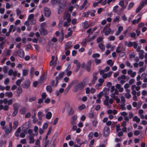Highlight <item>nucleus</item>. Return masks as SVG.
Wrapping results in <instances>:
<instances>
[{"label":"nucleus","instance_id":"nucleus-1","mask_svg":"<svg viewBox=\"0 0 147 147\" xmlns=\"http://www.w3.org/2000/svg\"><path fill=\"white\" fill-rule=\"evenodd\" d=\"M87 78H85L82 82H80L74 86L73 88L74 91L77 92L79 91L82 90L84 89L85 86L87 84Z\"/></svg>","mask_w":147,"mask_h":147},{"label":"nucleus","instance_id":"nucleus-2","mask_svg":"<svg viewBox=\"0 0 147 147\" xmlns=\"http://www.w3.org/2000/svg\"><path fill=\"white\" fill-rule=\"evenodd\" d=\"M124 44L125 46H127L128 47H131L133 46L134 48L135 49L137 48L138 45L137 43L135 41L132 42L129 41L128 42L125 41L124 42Z\"/></svg>","mask_w":147,"mask_h":147},{"label":"nucleus","instance_id":"nucleus-3","mask_svg":"<svg viewBox=\"0 0 147 147\" xmlns=\"http://www.w3.org/2000/svg\"><path fill=\"white\" fill-rule=\"evenodd\" d=\"M64 75V72H63L59 73L58 76L55 77L56 83L55 85V86H57L59 82V80H61L63 78V76Z\"/></svg>","mask_w":147,"mask_h":147},{"label":"nucleus","instance_id":"nucleus-4","mask_svg":"<svg viewBox=\"0 0 147 147\" xmlns=\"http://www.w3.org/2000/svg\"><path fill=\"white\" fill-rule=\"evenodd\" d=\"M30 85V82L29 80L28 79L26 80L22 84V87L28 89Z\"/></svg>","mask_w":147,"mask_h":147},{"label":"nucleus","instance_id":"nucleus-5","mask_svg":"<svg viewBox=\"0 0 147 147\" xmlns=\"http://www.w3.org/2000/svg\"><path fill=\"white\" fill-rule=\"evenodd\" d=\"M110 129L108 127L105 126L103 129V136L106 137L108 136L110 132Z\"/></svg>","mask_w":147,"mask_h":147},{"label":"nucleus","instance_id":"nucleus-6","mask_svg":"<svg viewBox=\"0 0 147 147\" xmlns=\"http://www.w3.org/2000/svg\"><path fill=\"white\" fill-rule=\"evenodd\" d=\"M45 16L47 17H49L51 15V12L49 9L47 7H45L44 9Z\"/></svg>","mask_w":147,"mask_h":147},{"label":"nucleus","instance_id":"nucleus-7","mask_svg":"<svg viewBox=\"0 0 147 147\" xmlns=\"http://www.w3.org/2000/svg\"><path fill=\"white\" fill-rule=\"evenodd\" d=\"M17 54L18 56L20 58H23L24 56V52L23 50L22 49H20L17 52Z\"/></svg>","mask_w":147,"mask_h":147},{"label":"nucleus","instance_id":"nucleus-8","mask_svg":"<svg viewBox=\"0 0 147 147\" xmlns=\"http://www.w3.org/2000/svg\"><path fill=\"white\" fill-rule=\"evenodd\" d=\"M67 115L69 116L72 115L74 112V111L72 107H69L67 111Z\"/></svg>","mask_w":147,"mask_h":147},{"label":"nucleus","instance_id":"nucleus-9","mask_svg":"<svg viewBox=\"0 0 147 147\" xmlns=\"http://www.w3.org/2000/svg\"><path fill=\"white\" fill-rule=\"evenodd\" d=\"M39 31L42 35H46L48 34L47 30L44 28H41L39 30Z\"/></svg>","mask_w":147,"mask_h":147},{"label":"nucleus","instance_id":"nucleus-10","mask_svg":"<svg viewBox=\"0 0 147 147\" xmlns=\"http://www.w3.org/2000/svg\"><path fill=\"white\" fill-rule=\"evenodd\" d=\"M2 129L4 130L5 133L7 134H8L11 133L12 130L10 129H9L8 127H7L6 126H3L2 127Z\"/></svg>","mask_w":147,"mask_h":147},{"label":"nucleus","instance_id":"nucleus-11","mask_svg":"<svg viewBox=\"0 0 147 147\" xmlns=\"http://www.w3.org/2000/svg\"><path fill=\"white\" fill-rule=\"evenodd\" d=\"M144 7V2H142L137 8L136 10V13L139 12Z\"/></svg>","mask_w":147,"mask_h":147},{"label":"nucleus","instance_id":"nucleus-12","mask_svg":"<svg viewBox=\"0 0 147 147\" xmlns=\"http://www.w3.org/2000/svg\"><path fill=\"white\" fill-rule=\"evenodd\" d=\"M77 119V116H76L74 115L72 117L71 123L72 125L75 124Z\"/></svg>","mask_w":147,"mask_h":147},{"label":"nucleus","instance_id":"nucleus-13","mask_svg":"<svg viewBox=\"0 0 147 147\" xmlns=\"http://www.w3.org/2000/svg\"><path fill=\"white\" fill-rule=\"evenodd\" d=\"M3 109L5 111H7L9 109L8 105H5L3 106V105H0V110Z\"/></svg>","mask_w":147,"mask_h":147},{"label":"nucleus","instance_id":"nucleus-14","mask_svg":"<svg viewBox=\"0 0 147 147\" xmlns=\"http://www.w3.org/2000/svg\"><path fill=\"white\" fill-rule=\"evenodd\" d=\"M74 82V81H72L71 83H70L69 85L66 88L64 92V94L66 95L68 93L69 90L70 88L71 87L72 84H73Z\"/></svg>","mask_w":147,"mask_h":147},{"label":"nucleus","instance_id":"nucleus-15","mask_svg":"<svg viewBox=\"0 0 147 147\" xmlns=\"http://www.w3.org/2000/svg\"><path fill=\"white\" fill-rule=\"evenodd\" d=\"M61 0H51V3L53 5H56L57 3L59 4Z\"/></svg>","mask_w":147,"mask_h":147},{"label":"nucleus","instance_id":"nucleus-16","mask_svg":"<svg viewBox=\"0 0 147 147\" xmlns=\"http://www.w3.org/2000/svg\"><path fill=\"white\" fill-rule=\"evenodd\" d=\"M71 44L72 42L71 41H69L67 42L66 43V45L65 47V49L67 50L71 47H72V46H71Z\"/></svg>","mask_w":147,"mask_h":147},{"label":"nucleus","instance_id":"nucleus-17","mask_svg":"<svg viewBox=\"0 0 147 147\" xmlns=\"http://www.w3.org/2000/svg\"><path fill=\"white\" fill-rule=\"evenodd\" d=\"M144 51L143 50H141L139 52V58L140 59H142L144 57L143 54L144 53Z\"/></svg>","mask_w":147,"mask_h":147},{"label":"nucleus","instance_id":"nucleus-18","mask_svg":"<svg viewBox=\"0 0 147 147\" xmlns=\"http://www.w3.org/2000/svg\"><path fill=\"white\" fill-rule=\"evenodd\" d=\"M111 26V24L109 23L107 24L104 28L102 32H104L106 31H107L108 30L109 28H110V27Z\"/></svg>","mask_w":147,"mask_h":147},{"label":"nucleus","instance_id":"nucleus-19","mask_svg":"<svg viewBox=\"0 0 147 147\" xmlns=\"http://www.w3.org/2000/svg\"><path fill=\"white\" fill-rule=\"evenodd\" d=\"M19 111L21 115H24L26 112V108L25 107H22L20 110Z\"/></svg>","mask_w":147,"mask_h":147},{"label":"nucleus","instance_id":"nucleus-20","mask_svg":"<svg viewBox=\"0 0 147 147\" xmlns=\"http://www.w3.org/2000/svg\"><path fill=\"white\" fill-rule=\"evenodd\" d=\"M52 114L51 112H48L46 115V118L48 119H50L51 117Z\"/></svg>","mask_w":147,"mask_h":147},{"label":"nucleus","instance_id":"nucleus-21","mask_svg":"<svg viewBox=\"0 0 147 147\" xmlns=\"http://www.w3.org/2000/svg\"><path fill=\"white\" fill-rule=\"evenodd\" d=\"M98 46V47L101 49L102 52L104 51L105 50V47L102 43H99Z\"/></svg>","mask_w":147,"mask_h":147},{"label":"nucleus","instance_id":"nucleus-22","mask_svg":"<svg viewBox=\"0 0 147 147\" xmlns=\"http://www.w3.org/2000/svg\"><path fill=\"white\" fill-rule=\"evenodd\" d=\"M111 32H112L111 34H112L113 31H112V30L111 28H109L108 30L106 31L104 33L105 34V35L107 36L110 34Z\"/></svg>","mask_w":147,"mask_h":147},{"label":"nucleus","instance_id":"nucleus-23","mask_svg":"<svg viewBox=\"0 0 147 147\" xmlns=\"http://www.w3.org/2000/svg\"><path fill=\"white\" fill-rule=\"evenodd\" d=\"M5 96L9 98H11L13 96V94L12 92H6L5 93Z\"/></svg>","mask_w":147,"mask_h":147},{"label":"nucleus","instance_id":"nucleus-24","mask_svg":"<svg viewBox=\"0 0 147 147\" xmlns=\"http://www.w3.org/2000/svg\"><path fill=\"white\" fill-rule=\"evenodd\" d=\"M22 89L20 87H18L16 90V92L18 94H20L22 93Z\"/></svg>","mask_w":147,"mask_h":147},{"label":"nucleus","instance_id":"nucleus-25","mask_svg":"<svg viewBox=\"0 0 147 147\" xmlns=\"http://www.w3.org/2000/svg\"><path fill=\"white\" fill-rule=\"evenodd\" d=\"M133 120V121H136L137 123H138L140 121V119L138 118L137 116H135L134 117Z\"/></svg>","mask_w":147,"mask_h":147},{"label":"nucleus","instance_id":"nucleus-26","mask_svg":"<svg viewBox=\"0 0 147 147\" xmlns=\"http://www.w3.org/2000/svg\"><path fill=\"white\" fill-rule=\"evenodd\" d=\"M46 89L47 91L49 92L50 93H51L52 92V89L50 85L47 86L46 87Z\"/></svg>","mask_w":147,"mask_h":147},{"label":"nucleus","instance_id":"nucleus-27","mask_svg":"<svg viewBox=\"0 0 147 147\" xmlns=\"http://www.w3.org/2000/svg\"><path fill=\"white\" fill-rule=\"evenodd\" d=\"M134 5V2H131L129 4L127 9L128 10L131 9Z\"/></svg>","mask_w":147,"mask_h":147},{"label":"nucleus","instance_id":"nucleus-28","mask_svg":"<svg viewBox=\"0 0 147 147\" xmlns=\"http://www.w3.org/2000/svg\"><path fill=\"white\" fill-rule=\"evenodd\" d=\"M13 128L14 129H16L17 127L18 124V122L17 121H15L13 122Z\"/></svg>","mask_w":147,"mask_h":147},{"label":"nucleus","instance_id":"nucleus-29","mask_svg":"<svg viewBox=\"0 0 147 147\" xmlns=\"http://www.w3.org/2000/svg\"><path fill=\"white\" fill-rule=\"evenodd\" d=\"M85 108L86 106L84 104H83L78 107V109L79 111H82Z\"/></svg>","mask_w":147,"mask_h":147},{"label":"nucleus","instance_id":"nucleus-30","mask_svg":"<svg viewBox=\"0 0 147 147\" xmlns=\"http://www.w3.org/2000/svg\"><path fill=\"white\" fill-rule=\"evenodd\" d=\"M38 119L40 120H41L42 119V113L41 111L38 112Z\"/></svg>","mask_w":147,"mask_h":147},{"label":"nucleus","instance_id":"nucleus-31","mask_svg":"<svg viewBox=\"0 0 147 147\" xmlns=\"http://www.w3.org/2000/svg\"><path fill=\"white\" fill-rule=\"evenodd\" d=\"M28 74V71L27 69H24L22 70V75L23 76H26Z\"/></svg>","mask_w":147,"mask_h":147},{"label":"nucleus","instance_id":"nucleus-32","mask_svg":"<svg viewBox=\"0 0 147 147\" xmlns=\"http://www.w3.org/2000/svg\"><path fill=\"white\" fill-rule=\"evenodd\" d=\"M107 64L109 65L110 67L112 66L113 65V63L112 62V60L111 59L108 60L107 62Z\"/></svg>","mask_w":147,"mask_h":147},{"label":"nucleus","instance_id":"nucleus-33","mask_svg":"<svg viewBox=\"0 0 147 147\" xmlns=\"http://www.w3.org/2000/svg\"><path fill=\"white\" fill-rule=\"evenodd\" d=\"M13 110H18V103H16L14 104L13 105Z\"/></svg>","mask_w":147,"mask_h":147},{"label":"nucleus","instance_id":"nucleus-34","mask_svg":"<svg viewBox=\"0 0 147 147\" xmlns=\"http://www.w3.org/2000/svg\"><path fill=\"white\" fill-rule=\"evenodd\" d=\"M119 8V6L117 5L114 6L113 8V11L115 13H117L118 9Z\"/></svg>","mask_w":147,"mask_h":147},{"label":"nucleus","instance_id":"nucleus-35","mask_svg":"<svg viewBox=\"0 0 147 147\" xmlns=\"http://www.w3.org/2000/svg\"><path fill=\"white\" fill-rule=\"evenodd\" d=\"M136 34L134 32H133L132 33H130L128 36H130L132 38H136Z\"/></svg>","mask_w":147,"mask_h":147},{"label":"nucleus","instance_id":"nucleus-36","mask_svg":"<svg viewBox=\"0 0 147 147\" xmlns=\"http://www.w3.org/2000/svg\"><path fill=\"white\" fill-rule=\"evenodd\" d=\"M97 78L96 76H93V78L91 82L92 84H95V82L97 80Z\"/></svg>","mask_w":147,"mask_h":147},{"label":"nucleus","instance_id":"nucleus-37","mask_svg":"<svg viewBox=\"0 0 147 147\" xmlns=\"http://www.w3.org/2000/svg\"><path fill=\"white\" fill-rule=\"evenodd\" d=\"M34 16V15L33 14H30L28 17V20H30L32 19H33Z\"/></svg>","mask_w":147,"mask_h":147},{"label":"nucleus","instance_id":"nucleus-38","mask_svg":"<svg viewBox=\"0 0 147 147\" xmlns=\"http://www.w3.org/2000/svg\"><path fill=\"white\" fill-rule=\"evenodd\" d=\"M118 4L121 7L125 6L124 5V1L123 0L120 1Z\"/></svg>","mask_w":147,"mask_h":147},{"label":"nucleus","instance_id":"nucleus-39","mask_svg":"<svg viewBox=\"0 0 147 147\" xmlns=\"http://www.w3.org/2000/svg\"><path fill=\"white\" fill-rule=\"evenodd\" d=\"M88 116L90 119H91L94 116V113L92 112L91 113H88Z\"/></svg>","mask_w":147,"mask_h":147},{"label":"nucleus","instance_id":"nucleus-40","mask_svg":"<svg viewBox=\"0 0 147 147\" xmlns=\"http://www.w3.org/2000/svg\"><path fill=\"white\" fill-rule=\"evenodd\" d=\"M35 71V69L34 67H31L30 70V75L31 76H32L33 75V73Z\"/></svg>","mask_w":147,"mask_h":147},{"label":"nucleus","instance_id":"nucleus-41","mask_svg":"<svg viewBox=\"0 0 147 147\" xmlns=\"http://www.w3.org/2000/svg\"><path fill=\"white\" fill-rule=\"evenodd\" d=\"M30 22V24L32 25H34L36 23V20L33 18L32 19Z\"/></svg>","mask_w":147,"mask_h":147},{"label":"nucleus","instance_id":"nucleus-42","mask_svg":"<svg viewBox=\"0 0 147 147\" xmlns=\"http://www.w3.org/2000/svg\"><path fill=\"white\" fill-rule=\"evenodd\" d=\"M95 63L96 65H97L100 64L101 62V60L100 59H95Z\"/></svg>","mask_w":147,"mask_h":147},{"label":"nucleus","instance_id":"nucleus-43","mask_svg":"<svg viewBox=\"0 0 147 147\" xmlns=\"http://www.w3.org/2000/svg\"><path fill=\"white\" fill-rule=\"evenodd\" d=\"M22 80V79L18 80L16 83V85L18 86H20Z\"/></svg>","mask_w":147,"mask_h":147},{"label":"nucleus","instance_id":"nucleus-44","mask_svg":"<svg viewBox=\"0 0 147 147\" xmlns=\"http://www.w3.org/2000/svg\"><path fill=\"white\" fill-rule=\"evenodd\" d=\"M47 96V95L45 92H42L41 94L42 98L43 100L46 99Z\"/></svg>","mask_w":147,"mask_h":147},{"label":"nucleus","instance_id":"nucleus-45","mask_svg":"<svg viewBox=\"0 0 147 147\" xmlns=\"http://www.w3.org/2000/svg\"><path fill=\"white\" fill-rule=\"evenodd\" d=\"M100 56V55L98 53H95L93 54L92 56L93 58H95L96 57L98 58Z\"/></svg>","mask_w":147,"mask_h":147},{"label":"nucleus","instance_id":"nucleus-46","mask_svg":"<svg viewBox=\"0 0 147 147\" xmlns=\"http://www.w3.org/2000/svg\"><path fill=\"white\" fill-rule=\"evenodd\" d=\"M71 68V65L70 64H69L67 68L65 69L63 72H64V74L65 72H66L67 71H69V70Z\"/></svg>","mask_w":147,"mask_h":147},{"label":"nucleus","instance_id":"nucleus-47","mask_svg":"<svg viewBox=\"0 0 147 147\" xmlns=\"http://www.w3.org/2000/svg\"><path fill=\"white\" fill-rule=\"evenodd\" d=\"M29 143L30 144H33L35 141L34 138H29Z\"/></svg>","mask_w":147,"mask_h":147},{"label":"nucleus","instance_id":"nucleus-48","mask_svg":"<svg viewBox=\"0 0 147 147\" xmlns=\"http://www.w3.org/2000/svg\"><path fill=\"white\" fill-rule=\"evenodd\" d=\"M36 97L34 96L32 97H31L29 99V101L30 102H32V101H34L36 100Z\"/></svg>","mask_w":147,"mask_h":147},{"label":"nucleus","instance_id":"nucleus-49","mask_svg":"<svg viewBox=\"0 0 147 147\" xmlns=\"http://www.w3.org/2000/svg\"><path fill=\"white\" fill-rule=\"evenodd\" d=\"M91 66L88 65H86L85 66V69L88 72H89L90 70Z\"/></svg>","mask_w":147,"mask_h":147},{"label":"nucleus","instance_id":"nucleus-50","mask_svg":"<svg viewBox=\"0 0 147 147\" xmlns=\"http://www.w3.org/2000/svg\"><path fill=\"white\" fill-rule=\"evenodd\" d=\"M5 42L4 41L2 42L0 44V48L1 49H3L4 47V45H5Z\"/></svg>","mask_w":147,"mask_h":147},{"label":"nucleus","instance_id":"nucleus-51","mask_svg":"<svg viewBox=\"0 0 147 147\" xmlns=\"http://www.w3.org/2000/svg\"><path fill=\"white\" fill-rule=\"evenodd\" d=\"M48 124L47 123H46L44 124L42 126V129H46L48 127Z\"/></svg>","mask_w":147,"mask_h":147},{"label":"nucleus","instance_id":"nucleus-52","mask_svg":"<svg viewBox=\"0 0 147 147\" xmlns=\"http://www.w3.org/2000/svg\"><path fill=\"white\" fill-rule=\"evenodd\" d=\"M97 123V122L96 120H94L92 121V125L94 127H95L96 126Z\"/></svg>","mask_w":147,"mask_h":147},{"label":"nucleus","instance_id":"nucleus-53","mask_svg":"<svg viewBox=\"0 0 147 147\" xmlns=\"http://www.w3.org/2000/svg\"><path fill=\"white\" fill-rule=\"evenodd\" d=\"M119 18V16H117L116 17L114 18L113 20V22H116L117 21H118Z\"/></svg>","mask_w":147,"mask_h":147},{"label":"nucleus","instance_id":"nucleus-54","mask_svg":"<svg viewBox=\"0 0 147 147\" xmlns=\"http://www.w3.org/2000/svg\"><path fill=\"white\" fill-rule=\"evenodd\" d=\"M31 113L30 112L27 113L25 115V117L26 118H29L31 117Z\"/></svg>","mask_w":147,"mask_h":147},{"label":"nucleus","instance_id":"nucleus-55","mask_svg":"<svg viewBox=\"0 0 147 147\" xmlns=\"http://www.w3.org/2000/svg\"><path fill=\"white\" fill-rule=\"evenodd\" d=\"M45 20L44 17L43 15V14H42L41 17L40 18L39 21L40 22H42L44 21Z\"/></svg>","mask_w":147,"mask_h":147},{"label":"nucleus","instance_id":"nucleus-56","mask_svg":"<svg viewBox=\"0 0 147 147\" xmlns=\"http://www.w3.org/2000/svg\"><path fill=\"white\" fill-rule=\"evenodd\" d=\"M14 111L12 113V116L13 117L15 116L17 114L18 110H13Z\"/></svg>","mask_w":147,"mask_h":147},{"label":"nucleus","instance_id":"nucleus-57","mask_svg":"<svg viewBox=\"0 0 147 147\" xmlns=\"http://www.w3.org/2000/svg\"><path fill=\"white\" fill-rule=\"evenodd\" d=\"M102 40V38L101 37H99L97 39V42L98 43L100 42Z\"/></svg>","mask_w":147,"mask_h":147},{"label":"nucleus","instance_id":"nucleus-58","mask_svg":"<svg viewBox=\"0 0 147 147\" xmlns=\"http://www.w3.org/2000/svg\"><path fill=\"white\" fill-rule=\"evenodd\" d=\"M32 47L31 45L30 44H28L26 45V47L25 48V51H27L26 49L27 48V50H28L30 49Z\"/></svg>","mask_w":147,"mask_h":147},{"label":"nucleus","instance_id":"nucleus-59","mask_svg":"<svg viewBox=\"0 0 147 147\" xmlns=\"http://www.w3.org/2000/svg\"><path fill=\"white\" fill-rule=\"evenodd\" d=\"M82 14L84 17H88L89 14L88 12H85Z\"/></svg>","mask_w":147,"mask_h":147},{"label":"nucleus","instance_id":"nucleus-60","mask_svg":"<svg viewBox=\"0 0 147 147\" xmlns=\"http://www.w3.org/2000/svg\"><path fill=\"white\" fill-rule=\"evenodd\" d=\"M140 134V132L138 130H136L134 132V134L135 136H138Z\"/></svg>","mask_w":147,"mask_h":147},{"label":"nucleus","instance_id":"nucleus-61","mask_svg":"<svg viewBox=\"0 0 147 147\" xmlns=\"http://www.w3.org/2000/svg\"><path fill=\"white\" fill-rule=\"evenodd\" d=\"M16 12L17 16H18L22 13L21 11L18 9H16Z\"/></svg>","mask_w":147,"mask_h":147},{"label":"nucleus","instance_id":"nucleus-62","mask_svg":"<svg viewBox=\"0 0 147 147\" xmlns=\"http://www.w3.org/2000/svg\"><path fill=\"white\" fill-rule=\"evenodd\" d=\"M13 72V69H10L8 71V75L9 76H11Z\"/></svg>","mask_w":147,"mask_h":147},{"label":"nucleus","instance_id":"nucleus-63","mask_svg":"<svg viewBox=\"0 0 147 147\" xmlns=\"http://www.w3.org/2000/svg\"><path fill=\"white\" fill-rule=\"evenodd\" d=\"M120 114L121 115L124 117H125V116H126L127 115V113L125 112H121Z\"/></svg>","mask_w":147,"mask_h":147},{"label":"nucleus","instance_id":"nucleus-64","mask_svg":"<svg viewBox=\"0 0 147 147\" xmlns=\"http://www.w3.org/2000/svg\"><path fill=\"white\" fill-rule=\"evenodd\" d=\"M21 40V38L20 37H16L15 39V41L16 42H20Z\"/></svg>","mask_w":147,"mask_h":147}]
</instances>
